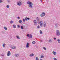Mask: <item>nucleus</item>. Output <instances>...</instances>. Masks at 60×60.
<instances>
[{
	"label": "nucleus",
	"mask_w": 60,
	"mask_h": 60,
	"mask_svg": "<svg viewBox=\"0 0 60 60\" xmlns=\"http://www.w3.org/2000/svg\"><path fill=\"white\" fill-rule=\"evenodd\" d=\"M36 60H39V59H38V58L37 57H36Z\"/></svg>",
	"instance_id": "a878e982"
},
{
	"label": "nucleus",
	"mask_w": 60,
	"mask_h": 60,
	"mask_svg": "<svg viewBox=\"0 0 60 60\" xmlns=\"http://www.w3.org/2000/svg\"><path fill=\"white\" fill-rule=\"evenodd\" d=\"M45 15V13L44 12L42 13V14L40 16L41 17H43Z\"/></svg>",
	"instance_id": "7ed1b4c3"
},
{
	"label": "nucleus",
	"mask_w": 60,
	"mask_h": 60,
	"mask_svg": "<svg viewBox=\"0 0 60 60\" xmlns=\"http://www.w3.org/2000/svg\"><path fill=\"white\" fill-rule=\"evenodd\" d=\"M27 4H29V5L28 6L30 8H33V6L32 5H33V3L32 2H30L28 1L27 2Z\"/></svg>",
	"instance_id": "f257e3e1"
},
{
	"label": "nucleus",
	"mask_w": 60,
	"mask_h": 60,
	"mask_svg": "<svg viewBox=\"0 0 60 60\" xmlns=\"http://www.w3.org/2000/svg\"><path fill=\"white\" fill-rule=\"evenodd\" d=\"M15 56H16V57H17L18 56H19V55L18 54H16L15 55Z\"/></svg>",
	"instance_id": "2eb2a0df"
},
{
	"label": "nucleus",
	"mask_w": 60,
	"mask_h": 60,
	"mask_svg": "<svg viewBox=\"0 0 60 60\" xmlns=\"http://www.w3.org/2000/svg\"><path fill=\"white\" fill-rule=\"evenodd\" d=\"M37 28L38 29H39V28H40L39 27V26H38Z\"/></svg>",
	"instance_id": "f704fd0d"
},
{
	"label": "nucleus",
	"mask_w": 60,
	"mask_h": 60,
	"mask_svg": "<svg viewBox=\"0 0 60 60\" xmlns=\"http://www.w3.org/2000/svg\"><path fill=\"white\" fill-rule=\"evenodd\" d=\"M36 19L37 20V21H38V22H39V21L40 20V18H39L38 17H37L36 18Z\"/></svg>",
	"instance_id": "6e6552de"
},
{
	"label": "nucleus",
	"mask_w": 60,
	"mask_h": 60,
	"mask_svg": "<svg viewBox=\"0 0 60 60\" xmlns=\"http://www.w3.org/2000/svg\"><path fill=\"white\" fill-rule=\"evenodd\" d=\"M10 23L11 24H12V23H13V21H10Z\"/></svg>",
	"instance_id": "dca6fc26"
},
{
	"label": "nucleus",
	"mask_w": 60,
	"mask_h": 60,
	"mask_svg": "<svg viewBox=\"0 0 60 60\" xmlns=\"http://www.w3.org/2000/svg\"><path fill=\"white\" fill-rule=\"evenodd\" d=\"M21 29H23L24 28V27L23 26H21Z\"/></svg>",
	"instance_id": "412c9836"
},
{
	"label": "nucleus",
	"mask_w": 60,
	"mask_h": 60,
	"mask_svg": "<svg viewBox=\"0 0 60 60\" xmlns=\"http://www.w3.org/2000/svg\"><path fill=\"white\" fill-rule=\"evenodd\" d=\"M5 46V44H4L3 45V47H5V46Z\"/></svg>",
	"instance_id": "393cba45"
},
{
	"label": "nucleus",
	"mask_w": 60,
	"mask_h": 60,
	"mask_svg": "<svg viewBox=\"0 0 60 60\" xmlns=\"http://www.w3.org/2000/svg\"><path fill=\"white\" fill-rule=\"evenodd\" d=\"M57 41H58V43H60V40L58 39H57Z\"/></svg>",
	"instance_id": "6ab92c4d"
},
{
	"label": "nucleus",
	"mask_w": 60,
	"mask_h": 60,
	"mask_svg": "<svg viewBox=\"0 0 60 60\" xmlns=\"http://www.w3.org/2000/svg\"><path fill=\"white\" fill-rule=\"evenodd\" d=\"M54 40H56V38H54Z\"/></svg>",
	"instance_id": "37998d69"
},
{
	"label": "nucleus",
	"mask_w": 60,
	"mask_h": 60,
	"mask_svg": "<svg viewBox=\"0 0 60 60\" xmlns=\"http://www.w3.org/2000/svg\"><path fill=\"white\" fill-rule=\"evenodd\" d=\"M29 45H29V43H27L26 45V47L27 48H29Z\"/></svg>",
	"instance_id": "423d86ee"
},
{
	"label": "nucleus",
	"mask_w": 60,
	"mask_h": 60,
	"mask_svg": "<svg viewBox=\"0 0 60 60\" xmlns=\"http://www.w3.org/2000/svg\"><path fill=\"white\" fill-rule=\"evenodd\" d=\"M17 3V5H18L19 6H20L22 4V3L20 1H19Z\"/></svg>",
	"instance_id": "20e7f679"
},
{
	"label": "nucleus",
	"mask_w": 60,
	"mask_h": 60,
	"mask_svg": "<svg viewBox=\"0 0 60 60\" xmlns=\"http://www.w3.org/2000/svg\"><path fill=\"white\" fill-rule=\"evenodd\" d=\"M53 59H54V60H57V59H56V58H53Z\"/></svg>",
	"instance_id": "72a5a7b5"
},
{
	"label": "nucleus",
	"mask_w": 60,
	"mask_h": 60,
	"mask_svg": "<svg viewBox=\"0 0 60 60\" xmlns=\"http://www.w3.org/2000/svg\"><path fill=\"white\" fill-rule=\"evenodd\" d=\"M44 57V56L42 55L41 56V58H43Z\"/></svg>",
	"instance_id": "c756f323"
},
{
	"label": "nucleus",
	"mask_w": 60,
	"mask_h": 60,
	"mask_svg": "<svg viewBox=\"0 0 60 60\" xmlns=\"http://www.w3.org/2000/svg\"><path fill=\"white\" fill-rule=\"evenodd\" d=\"M16 37L18 39H20V38H19V37L18 36H16Z\"/></svg>",
	"instance_id": "a211bd4d"
},
{
	"label": "nucleus",
	"mask_w": 60,
	"mask_h": 60,
	"mask_svg": "<svg viewBox=\"0 0 60 60\" xmlns=\"http://www.w3.org/2000/svg\"><path fill=\"white\" fill-rule=\"evenodd\" d=\"M39 23L40 24H42V21H40Z\"/></svg>",
	"instance_id": "cd10ccee"
},
{
	"label": "nucleus",
	"mask_w": 60,
	"mask_h": 60,
	"mask_svg": "<svg viewBox=\"0 0 60 60\" xmlns=\"http://www.w3.org/2000/svg\"><path fill=\"white\" fill-rule=\"evenodd\" d=\"M53 54H54V55H56V52H55L54 51H53Z\"/></svg>",
	"instance_id": "4be33fe9"
},
{
	"label": "nucleus",
	"mask_w": 60,
	"mask_h": 60,
	"mask_svg": "<svg viewBox=\"0 0 60 60\" xmlns=\"http://www.w3.org/2000/svg\"><path fill=\"white\" fill-rule=\"evenodd\" d=\"M57 25L56 24H55V26H56V27H57Z\"/></svg>",
	"instance_id": "4c0bfd02"
},
{
	"label": "nucleus",
	"mask_w": 60,
	"mask_h": 60,
	"mask_svg": "<svg viewBox=\"0 0 60 60\" xmlns=\"http://www.w3.org/2000/svg\"><path fill=\"white\" fill-rule=\"evenodd\" d=\"M17 19H20V18L19 17H17Z\"/></svg>",
	"instance_id": "a19ab883"
},
{
	"label": "nucleus",
	"mask_w": 60,
	"mask_h": 60,
	"mask_svg": "<svg viewBox=\"0 0 60 60\" xmlns=\"http://www.w3.org/2000/svg\"><path fill=\"white\" fill-rule=\"evenodd\" d=\"M4 29L5 30H7V28L5 26L4 27Z\"/></svg>",
	"instance_id": "f8f14e48"
},
{
	"label": "nucleus",
	"mask_w": 60,
	"mask_h": 60,
	"mask_svg": "<svg viewBox=\"0 0 60 60\" xmlns=\"http://www.w3.org/2000/svg\"><path fill=\"white\" fill-rule=\"evenodd\" d=\"M32 43L33 44H35V41H33V42H32Z\"/></svg>",
	"instance_id": "7c9ffc66"
},
{
	"label": "nucleus",
	"mask_w": 60,
	"mask_h": 60,
	"mask_svg": "<svg viewBox=\"0 0 60 60\" xmlns=\"http://www.w3.org/2000/svg\"><path fill=\"white\" fill-rule=\"evenodd\" d=\"M27 36L28 37H29V34H28L27 35Z\"/></svg>",
	"instance_id": "473e14b6"
},
{
	"label": "nucleus",
	"mask_w": 60,
	"mask_h": 60,
	"mask_svg": "<svg viewBox=\"0 0 60 60\" xmlns=\"http://www.w3.org/2000/svg\"><path fill=\"white\" fill-rule=\"evenodd\" d=\"M44 27H45L46 26V23H45L44 24Z\"/></svg>",
	"instance_id": "5701e85b"
},
{
	"label": "nucleus",
	"mask_w": 60,
	"mask_h": 60,
	"mask_svg": "<svg viewBox=\"0 0 60 60\" xmlns=\"http://www.w3.org/2000/svg\"><path fill=\"white\" fill-rule=\"evenodd\" d=\"M11 55V52L10 51H8V53L7 54V56H10Z\"/></svg>",
	"instance_id": "39448f33"
},
{
	"label": "nucleus",
	"mask_w": 60,
	"mask_h": 60,
	"mask_svg": "<svg viewBox=\"0 0 60 60\" xmlns=\"http://www.w3.org/2000/svg\"><path fill=\"white\" fill-rule=\"evenodd\" d=\"M32 35L31 34H30L29 36L30 38V39H32Z\"/></svg>",
	"instance_id": "9b49d317"
},
{
	"label": "nucleus",
	"mask_w": 60,
	"mask_h": 60,
	"mask_svg": "<svg viewBox=\"0 0 60 60\" xmlns=\"http://www.w3.org/2000/svg\"><path fill=\"white\" fill-rule=\"evenodd\" d=\"M6 7H7V8H9V7H10V6L9 5H7L6 6Z\"/></svg>",
	"instance_id": "c85d7f7f"
},
{
	"label": "nucleus",
	"mask_w": 60,
	"mask_h": 60,
	"mask_svg": "<svg viewBox=\"0 0 60 60\" xmlns=\"http://www.w3.org/2000/svg\"><path fill=\"white\" fill-rule=\"evenodd\" d=\"M40 34H43V33H42V31L41 30H40Z\"/></svg>",
	"instance_id": "f3484780"
},
{
	"label": "nucleus",
	"mask_w": 60,
	"mask_h": 60,
	"mask_svg": "<svg viewBox=\"0 0 60 60\" xmlns=\"http://www.w3.org/2000/svg\"><path fill=\"white\" fill-rule=\"evenodd\" d=\"M22 20H20L19 21V23H22Z\"/></svg>",
	"instance_id": "b1692460"
},
{
	"label": "nucleus",
	"mask_w": 60,
	"mask_h": 60,
	"mask_svg": "<svg viewBox=\"0 0 60 60\" xmlns=\"http://www.w3.org/2000/svg\"><path fill=\"white\" fill-rule=\"evenodd\" d=\"M25 20H26V21H27L28 20H29V19H30V18H28V17H26L25 18Z\"/></svg>",
	"instance_id": "1a4fd4ad"
},
{
	"label": "nucleus",
	"mask_w": 60,
	"mask_h": 60,
	"mask_svg": "<svg viewBox=\"0 0 60 60\" xmlns=\"http://www.w3.org/2000/svg\"><path fill=\"white\" fill-rule=\"evenodd\" d=\"M23 22H25V19H23Z\"/></svg>",
	"instance_id": "58836bf2"
},
{
	"label": "nucleus",
	"mask_w": 60,
	"mask_h": 60,
	"mask_svg": "<svg viewBox=\"0 0 60 60\" xmlns=\"http://www.w3.org/2000/svg\"><path fill=\"white\" fill-rule=\"evenodd\" d=\"M34 23H35L34 24V25H35V26H36V25H37V22H36V20H34Z\"/></svg>",
	"instance_id": "9d476101"
},
{
	"label": "nucleus",
	"mask_w": 60,
	"mask_h": 60,
	"mask_svg": "<svg viewBox=\"0 0 60 60\" xmlns=\"http://www.w3.org/2000/svg\"><path fill=\"white\" fill-rule=\"evenodd\" d=\"M1 56H4V55H3L2 54L1 55Z\"/></svg>",
	"instance_id": "79ce46f5"
},
{
	"label": "nucleus",
	"mask_w": 60,
	"mask_h": 60,
	"mask_svg": "<svg viewBox=\"0 0 60 60\" xmlns=\"http://www.w3.org/2000/svg\"><path fill=\"white\" fill-rule=\"evenodd\" d=\"M40 25L41 26V27H42V25L41 24H40Z\"/></svg>",
	"instance_id": "c9c22d12"
},
{
	"label": "nucleus",
	"mask_w": 60,
	"mask_h": 60,
	"mask_svg": "<svg viewBox=\"0 0 60 60\" xmlns=\"http://www.w3.org/2000/svg\"><path fill=\"white\" fill-rule=\"evenodd\" d=\"M17 26L18 28H19V27H20V26L19 25H18Z\"/></svg>",
	"instance_id": "2f4dec72"
},
{
	"label": "nucleus",
	"mask_w": 60,
	"mask_h": 60,
	"mask_svg": "<svg viewBox=\"0 0 60 60\" xmlns=\"http://www.w3.org/2000/svg\"><path fill=\"white\" fill-rule=\"evenodd\" d=\"M49 42H52V41L51 40V39H50V40H49Z\"/></svg>",
	"instance_id": "aec40b11"
},
{
	"label": "nucleus",
	"mask_w": 60,
	"mask_h": 60,
	"mask_svg": "<svg viewBox=\"0 0 60 60\" xmlns=\"http://www.w3.org/2000/svg\"><path fill=\"white\" fill-rule=\"evenodd\" d=\"M34 56V54L33 53H32V54H30V56Z\"/></svg>",
	"instance_id": "ddd939ff"
},
{
	"label": "nucleus",
	"mask_w": 60,
	"mask_h": 60,
	"mask_svg": "<svg viewBox=\"0 0 60 60\" xmlns=\"http://www.w3.org/2000/svg\"><path fill=\"white\" fill-rule=\"evenodd\" d=\"M56 36H59L60 35V32L58 30H57L56 32Z\"/></svg>",
	"instance_id": "f03ea898"
},
{
	"label": "nucleus",
	"mask_w": 60,
	"mask_h": 60,
	"mask_svg": "<svg viewBox=\"0 0 60 60\" xmlns=\"http://www.w3.org/2000/svg\"><path fill=\"white\" fill-rule=\"evenodd\" d=\"M8 2L9 3V2H10V1H9V0H8Z\"/></svg>",
	"instance_id": "ea45409f"
},
{
	"label": "nucleus",
	"mask_w": 60,
	"mask_h": 60,
	"mask_svg": "<svg viewBox=\"0 0 60 60\" xmlns=\"http://www.w3.org/2000/svg\"><path fill=\"white\" fill-rule=\"evenodd\" d=\"M43 48L44 50H46V48L45 47H43Z\"/></svg>",
	"instance_id": "bb28decb"
},
{
	"label": "nucleus",
	"mask_w": 60,
	"mask_h": 60,
	"mask_svg": "<svg viewBox=\"0 0 60 60\" xmlns=\"http://www.w3.org/2000/svg\"><path fill=\"white\" fill-rule=\"evenodd\" d=\"M40 1L41 2H42V0H40Z\"/></svg>",
	"instance_id": "c03bdc74"
},
{
	"label": "nucleus",
	"mask_w": 60,
	"mask_h": 60,
	"mask_svg": "<svg viewBox=\"0 0 60 60\" xmlns=\"http://www.w3.org/2000/svg\"><path fill=\"white\" fill-rule=\"evenodd\" d=\"M13 27L14 28H16V25H13Z\"/></svg>",
	"instance_id": "4468645a"
},
{
	"label": "nucleus",
	"mask_w": 60,
	"mask_h": 60,
	"mask_svg": "<svg viewBox=\"0 0 60 60\" xmlns=\"http://www.w3.org/2000/svg\"><path fill=\"white\" fill-rule=\"evenodd\" d=\"M2 2H3V1H2V0H0V3H2Z\"/></svg>",
	"instance_id": "e433bc0d"
},
{
	"label": "nucleus",
	"mask_w": 60,
	"mask_h": 60,
	"mask_svg": "<svg viewBox=\"0 0 60 60\" xmlns=\"http://www.w3.org/2000/svg\"><path fill=\"white\" fill-rule=\"evenodd\" d=\"M11 48L12 49H16V47L15 46H13L12 45H11Z\"/></svg>",
	"instance_id": "0eeeda50"
}]
</instances>
